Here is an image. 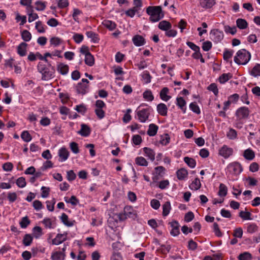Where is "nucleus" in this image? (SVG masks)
Masks as SVG:
<instances>
[{
  "label": "nucleus",
  "instance_id": "1",
  "mask_svg": "<svg viewBox=\"0 0 260 260\" xmlns=\"http://www.w3.org/2000/svg\"><path fill=\"white\" fill-rule=\"evenodd\" d=\"M147 13L150 16L149 20L152 22H157L164 17L160 6H149L146 9Z\"/></svg>",
  "mask_w": 260,
  "mask_h": 260
},
{
  "label": "nucleus",
  "instance_id": "2",
  "mask_svg": "<svg viewBox=\"0 0 260 260\" xmlns=\"http://www.w3.org/2000/svg\"><path fill=\"white\" fill-rule=\"evenodd\" d=\"M250 58V53L245 49H242L237 51L234 60L239 65H245L249 62Z\"/></svg>",
  "mask_w": 260,
  "mask_h": 260
},
{
  "label": "nucleus",
  "instance_id": "3",
  "mask_svg": "<svg viewBox=\"0 0 260 260\" xmlns=\"http://www.w3.org/2000/svg\"><path fill=\"white\" fill-rule=\"evenodd\" d=\"M137 216L136 211L131 206H125L124 208L123 212L120 213L118 215L119 219L120 221H123L127 217L135 218Z\"/></svg>",
  "mask_w": 260,
  "mask_h": 260
},
{
  "label": "nucleus",
  "instance_id": "4",
  "mask_svg": "<svg viewBox=\"0 0 260 260\" xmlns=\"http://www.w3.org/2000/svg\"><path fill=\"white\" fill-rule=\"evenodd\" d=\"M228 170L232 174H239L243 170L242 166L238 162H233L230 164L227 167Z\"/></svg>",
  "mask_w": 260,
  "mask_h": 260
},
{
  "label": "nucleus",
  "instance_id": "5",
  "mask_svg": "<svg viewBox=\"0 0 260 260\" xmlns=\"http://www.w3.org/2000/svg\"><path fill=\"white\" fill-rule=\"evenodd\" d=\"M223 36L222 31L218 29H213L210 32V38L215 43L220 42L223 39Z\"/></svg>",
  "mask_w": 260,
  "mask_h": 260
},
{
  "label": "nucleus",
  "instance_id": "6",
  "mask_svg": "<svg viewBox=\"0 0 260 260\" xmlns=\"http://www.w3.org/2000/svg\"><path fill=\"white\" fill-rule=\"evenodd\" d=\"M89 81L86 79H82V82L78 83L76 86V90L78 93L85 94L88 90V84Z\"/></svg>",
  "mask_w": 260,
  "mask_h": 260
},
{
  "label": "nucleus",
  "instance_id": "7",
  "mask_svg": "<svg viewBox=\"0 0 260 260\" xmlns=\"http://www.w3.org/2000/svg\"><path fill=\"white\" fill-rule=\"evenodd\" d=\"M250 111L246 107H242L238 108L235 113L236 116L239 119H247L248 118Z\"/></svg>",
  "mask_w": 260,
  "mask_h": 260
},
{
  "label": "nucleus",
  "instance_id": "8",
  "mask_svg": "<svg viewBox=\"0 0 260 260\" xmlns=\"http://www.w3.org/2000/svg\"><path fill=\"white\" fill-rule=\"evenodd\" d=\"M137 115L140 122H145L148 119L150 115V110L146 108L137 111Z\"/></svg>",
  "mask_w": 260,
  "mask_h": 260
},
{
  "label": "nucleus",
  "instance_id": "9",
  "mask_svg": "<svg viewBox=\"0 0 260 260\" xmlns=\"http://www.w3.org/2000/svg\"><path fill=\"white\" fill-rule=\"evenodd\" d=\"M233 152L232 148L228 147L226 145H224L219 151V154L224 157L225 158H228L231 156Z\"/></svg>",
  "mask_w": 260,
  "mask_h": 260
},
{
  "label": "nucleus",
  "instance_id": "10",
  "mask_svg": "<svg viewBox=\"0 0 260 260\" xmlns=\"http://www.w3.org/2000/svg\"><path fill=\"white\" fill-rule=\"evenodd\" d=\"M134 44L137 47L144 45L146 42L145 39L141 35H135L132 39Z\"/></svg>",
  "mask_w": 260,
  "mask_h": 260
},
{
  "label": "nucleus",
  "instance_id": "11",
  "mask_svg": "<svg viewBox=\"0 0 260 260\" xmlns=\"http://www.w3.org/2000/svg\"><path fill=\"white\" fill-rule=\"evenodd\" d=\"M58 156L59 157V161H64L69 157V152L64 147L61 148L58 151Z\"/></svg>",
  "mask_w": 260,
  "mask_h": 260
},
{
  "label": "nucleus",
  "instance_id": "12",
  "mask_svg": "<svg viewBox=\"0 0 260 260\" xmlns=\"http://www.w3.org/2000/svg\"><path fill=\"white\" fill-rule=\"evenodd\" d=\"M67 239V234H58L56 237L52 240V244L53 245H59L66 241Z\"/></svg>",
  "mask_w": 260,
  "mask_h": 260
},
{
  "label": "nucleus",
  "instance_id": "13",
  "mask_svg": "<svg viewBox=\"0 0 260 260\" xmlns=\"http://www.w3.org/2000/svg\"><path fill=\"white\" fill-rule=\"evenodd\" d=\"M81 126V128L78 132V134L83 137L88 136L91 132L89 127L85 124H82Z\"/></svg>",
  "mask_w": 260,
  "mask_h": 260
},
{
  "label": "nucleus",
  "instance_id": "14",
  "mask_svg": "<svg viewBox=\"0 0 260 260\" xmlns=\"http://www.w3.org/2000/svg\"><path fill=\"white\" fill-rule=\"evenodd\" d=\"M157 111L158 113L161 116H167L168 112V108L164 103L159 104L157 106Z\"/></svg>",
  "mask_w": 260,
  "mask_h": 260
},
{
  "label": "nucleus",
  "instance_id": "15",
  "mask_svg": "<svg viewBox=\"0 0 260 260\" xmlns=\"http://www.w3.org/2000/svg\"><path fill=\"white\" fill-rule=\"evenodd\" d=\"M27 44L22 42L17 47V53L21 56H25L26 54Z\"/></svg>",
  "mask_w": 260,
  "mask_h": 260
},
{
  "label": "nucleus",
  "instance_id": "16",
  "mask_svg": "<svg viewBox=\"0 0 260 260\" xmlns=\"http://www.w3.org/2000/svg\"><path fill=\"white\" fill-rule=\"evenodd\" d=\"M158 27L162 30L167 31L171 28L172 25L169 22L163 20L159 23Z\"/></svg>",
  "mask_w": 260,
  "mask_h": 260
},
{
  "label": "nucleus",
  "instance_id": "17",
  "mask_svg": "<svg viewBox=\"0 0 260 260\" xmlns=\"http://www.w3.org/2000/svg\"><path fill=\"white\" fill-rule=\"evenodd\" d=\"M201 6L204 8H210L215 4V0H199Z\"/></svg>",
  "mask_w": 260,
  "mask_h": 260
},
{
  "label": "nucleus",
  "instance_id": "18",
  "mask_svg": "<svg viewBox=\"0 0 260 260\" xmlns=\"http://www.w3.org/2000/svg\"><path fill=\"white\" fill-rule=\"evenodd\" d=\"M143 150L146 156H147L151 161H153L155 159V153L152 149L149 148L144 147L143 148Z\"/></svg>",
  "mask_w": 260,
  "mask_h": 260
},
{
  "label": "nucleus",
  "instance_id": "19",
  "mask_svg": "<svg viewBox=\"0 0 260 260\" xmlns=\"http://www.w3.org/2000/svg\"><path fill=\"white\" fill-rule=\"evenodd\" d=\"M243 156L246 159L251 160L254 158L255 153L252 150L249 148L244 151Z\"/></svg>",
  "mask_w": 260,
  "mask_h": 260
},
{
  "label": "nucleus",
  "instance_id": "20",
  "mask_svg": "<svg viewBox=\"0 0 260 260\" xmlns=\"http://www.w3.org/2000/svg\"><path fill=\"white\" fill-rule=\"evenodd\" d=\"M158 127L155 124H150L147 131V134L149 136H154L157 132Z\"/></svg>",
  "mask_w": 260,
  "mask_h": 260
},
{
  "label": "nucleus",
  "instance_id": "21",
  "mask_svg": "<svg viewBox=\"0 0 260 260\" xmlns=\"http://www.w3.org/2000/svg\"><path fill=\"white\" fill-rule=\"evenodd\" d=\"M169 92V89L167 87H164L160 92V97L161 99L164 101H168L171 98V96L168 95L167 94Z\"/></svg>",
  "mask_w": 260,
  "mask_h": 260
},
{
  "label": "nucleus",
  "instance_id": "22",
  "mask_svg": "<svg viewBox=\"0 0 260 260\" xmlns=\"http://www.w3.org/2000/svg\"><path fill=\"white\" fill-rule=\"evenodd\" d=\"M176 105L182 110L183 113L186 112V102L182 97L177 98Z\"/></svg>",
  "mask_w": 260,
  "mask_h": 260
},
{
  "label": "nucleus",
  "instance_id": "23",
  "mask_svg": "<svg viewBox=\"0 0 260 260\" xmlns=\"http://www.w3.org/2000/svg\"><path fill=\"white\" fill-rule=\"evenodd\" d=\"M58 71L62 75H66L69 72V66L60 63L57 67Z\"/></svg>",
  "mask_w": 260,
  "mask_h": 260
},
{
  "label": "nucleus",
  "instance_id": "24",
  "mask_svg": "<svg viewBox=\"0 0 260 260\" xmlns=\"http://www.w3.org/2000/svg\"><path fill=\"white\" fill-rule=\"evenodd\" d=\"M171 209L170 202L168 201L164 203L162 205V215L164 216H167Z\"/></svg>",
  "mask_w": 260,
  "mask_h": 260
},
{
  "label": "nucleus",
  "instance_id": "25",
  "mask_svg": "<svg viewBox=\"0 0 260 260\" xmlns=\"http://www.w3.org/2000/svg\"><path fill=\"white\" fill-rule=\"evenodd\" d=\"M177 178L179 180L184 179L187 176L188 172L185 169H181L176 172Z\"/></svg>",
  "mask_w": 260,
  "mask_h": 260
},
{
  "label": "nucleus",
  "instance_id": "26",
  "mask_svg": "<svg viewBox=\"0 0 260 260\" xmlns=\"http://www.w3.org/2000/svg\"><path fill=\"white\" fill-rule=\"evenodd\" d=\"M250 74L254 77L260 76V64L256 63L250 72Z\"/></svg>",
  "mask_w": 260,
  "mask_h": 260
},
{
  "label": "nucleus",
  "instance_id": "27",
  "mask_svg": "<svg viewBox=\"0 0 260 260\" xmlns=\"http://www.w3.org/2000/svg\"><path fill=\"white\" fill-rule=\"evenodd\" d=\"M86 35L87 37L89 38H90L92 41L94 43H97L99 41L98 35L92 31H87Z\"/></svg>",
  "mask_w": 260,
  "mask_h": 260
},
{
  "label": "nucleus",
  "instance_id": "28",
  "mask_svg": "<svg viewBox=\"0 0 260 260\" xmlns=\"http://www.w3.org/2000/svg\"><path fill=\"white\" fill-rule=\"evenodd\" d=\"M237 26L240 29H245L247 27L248 24L246 21L243 19L239 18L236 21Z\"/></svg>",
  "mask_w": 260,
  "mask_h": 260
},
{
  "label": "nucleus",
  "instance_id": "29",
  "mask_svg": "<svg viewBox=\"0 0 260 260\" xmlns=\"http://www.w3.org/2000/svg\"><path fill=\"white\" fill-rule=\"evenodd\" d=\"M85 63L90 67L94 64V59L93 56L91 53L85 56Z\"/></svg>",
  "mask_w": 260,
  "mask_h": 260
},
{
  "label": "nucleus",
  "instance_id": "30",
  "mask_svg": "<svg viewBox=\"0 0 260 260\" xmlns=\"http://www.w3.org/2000/svg\"><path fill=\"white\" fill-rule=\"evenodd\" d=\"M201 184L200 182V180L199 178H197L192 182L189 187L191 189L197 190L201 187Z\"/></svg>",
  "mask_w": 260,
  "mask_h": 260
},
{
  "label": "nucleus",
  "instance_id": "31",
  "mask_svg": "<svg viewBox=\"0 0 260 260\" xmlns=\"http://www.w3.org/2000/svg\"><path fill=\"white\" fill-rule=\"evenodd\" d=\"M103 24L107 28H108L110 30H112L114 29L116 27V24L110 20H104L103 22Z\"/></svg>",
  "mask_w": 260,
  "mask_h": 260
},
{
  "label": "nucleus",
  "instance_id": "32",
  "mask_svg": "<svg viewBox=\"0 0 260 260\" xmlns=\"http://www.w3.org/2000/svg\"><path fill=\"white\" fill-rule=\"evenodd\" d=\"M61 221L64 224L68 226H72L73 225L74 223L72 221H69L68 220V215L65 213H62L61 216Z\"/></svg>",
  "mask_w": 260,
  "mask_h": 260
},
{
  "label": "nucleus",
  "instance_id": "33",
  "mask_svg": "<svg viewBox=\"0 0 260 260\" xmlns=\"http://www.w3.org/2000/svg\"><path fill=\"white\" fill-rule=\"evenodd\" d=\"M136 164L140 166H147L148 162L146 160V159L142 157H137L135 159Z\"/></svg>",
  "mask_w": 260,
  "mask_h": 260
},
{
  "label": "nucleus",
  "instance_id": "34",
  "mask_svg": "<svg viewBox=\"0 0 260 260\" xmlns=\"http://www.w3.org/2000/svg\"><path fill=\"white\" fill-rule=\"evenodd\" d=\"M239 260H251L252 255L248 252L241 253L238 257Z\"/></svg>",
  "mask_w": 260,
  "mask_h": 260
},
{
  "label": "nucleus",
  "instance_id": "35",
  "mask_svg": "<svg viewBox=\"0 0 260 260\" xmlns=\"http://www.w3.org/2000/svg\"><path fill=\"white\" fill-rule=\"evenodd\" d=\"M232 77L230 73L223 74L219 78V81L220 83H224Z\"/></svg>",
  "mask_w": 260,
  "mask_h": 260
},
{
  "label": "nucleus",
  "instance_id": "36",
  "mask_svg": "<svg viewBox=\"0 0 260 260\" xmlns=\"http://www.w3.org/2000/svg\"><path fill=\"white\" fill-rule=\"evenodd\" d=\"M142 77L145 83L148 84L151 82L152 77L150 75L149 73L147 71L143 72Z\"/></svg>",
  "mask_w": 260,
  "mask_h": 260
},
{
  "label": "nucleus",
  "instance_id": "37",
  "mask_svg": "<svg viewBox=\"0 0 260 260\" xmlns=\"http://www.w3.org/2000/svg\"><path fill=\"white\" fill-rule=\"evenodd\" d=\"M226 136L229 139H235L237 137V132L234 129L231 128L227 133Z\"/></svg>",
  "mask_w": 260,
  "mask_h": 260
},
{
  "label": "nucleus",
  "instance_id": "38",
  "mask_svg": "<svg viewBox=\"0 0 260 260\" xmlns=\"http://www.w3.org/2000/svg\"><path fill=\"white\" fill-rule=\"evenodd\" d=\"M32 241V237L30 234H26L23 239V243L25 246H29Z\"/></svg>",
  "mask_w": 260,
  "mask_h": 260
},
{
  "label": "nucleus",
  "instance_id": "39",
  "mask_svg": "<svg viewBox=\"0 0 260 260\" xmlns=\"http://www.w3.org/2000/svg\"><path fill=\"white\" fill-rule=\"evenodd\" d=\"M21 138L22 139L26 142H28L31 141L32 137L28 131H24L21 135Z\"/></svg>",
  "mask_w": 260,
  "mask_h": 260
},
{
  "label": "nucleus",
  "instance_id": "40",
  "mask_svg": "<svg viewBox=\"0 0 260 260\" xmlns=\"http://www.w3.org/2000/svg\"><path fill=\"white\" fill-rule=\"evenodd\" d=\"M50 42L51 45L56 47L62 42V40L58 37H54L51 38Z\"/></svg>",
  "mask_w": 260,
  "mask_h": 260
},
{
  "label": "nucleus",
  "instance_id": "41",
  "mask_svg": "<svg viewBox=\"0 0 260 260\" xmlns=\"http://www.w3.org/2000/svg\"><path fill=\"white\" fill-rule=\"evenodd\" d=\"M184 160L190 168H193L195 167L196 162L194 159L188 157H185L184 158Z\"/></svg>",
  "mask_w": 260,
  "mask_h": 260
},
{
  "label": "nucleus",
  "instance_id": "42",
  "mask_svg": "<svg viewBox=\"0 0 260 260\" xmlns=\"http://www.w3.org/2000/svg\"><path fill=\"white\" fill-rule=\"evenodd\" d=\"M227 187L223 184H220L219 186V190L218 191V195L221 197H224L227 194Z\"/></svg>",
  "mask_w": 260,
  "mask_h": 260
},
{
  "label": "nucleus",
  "instance_id": "43",
  "mask_svg": "<svg viewBox=\"0 0 260 260\" xmlns=\"http://www.w3.org/2000/svg\"><path fill=\"white\" fill-rule=\"evenodd\" d=\"M233 53L234 51L233 50L225 49L223 54L224 60L228 61L232 57Z\"/></svg>",
  "mask_w": 260,
  "mask_h": 260
},
{
  "label": "nucleus",
  "instance_id": "44",
  "mask_svg": "<svg viewBox=\"0 0 260 260\" xmlns=\"http://www.w3.org/2000/svg\"><path fill=\"white\" fill-rule=\"evenodd\" d=\"M143 98L148 101H152L154 99L152 92L149 90L145 91L143 93Z\"/></svg>",
  "mask_w": 260,
  "mask_h": 260
},
{
  "label": "nucleus",
  "instance_id": "45",
  "mask_svg": "<svg viewBox=\"0 0 260 260\" xmlns=\"http://www.w3.org/2000/svg\"><path fill=\"white\" fill-rule=\"evenodd\" d=\"M21 36L22 39L25 41H29L31 38V34L27 30H24L22 32Z\"/></svg>",
  "mask_w": 260,
  "mask_h": 260
},
{
  "label": "nucleus",
  "instance_id": "46",
  "mask_svg": "<svg viewBox=\"0 0 260 260\" xmlns=\"http://www.w3.org/2000/svg\"><path fill=\"white\" fill-rule=\"evenodd\" d=\"M239 216L241 217L244 220H251V214L249 212H244L241 211L239 213Z\"/></svg>",
  "mask_w": 260,
  "mask_h": 260
},
{
  "label": "nucleus",
  "instance_id": "47",
  "mask_svg": "<svg viewBox=\"0 0 260 260\" xmlns=\"http://www.w3.org/2000/svg\"><path fill=\"white\" fill-rule=\"evenodd\" d=\"M30 223V220L27 216L24 217L22 218L20 222V225L23 229L26 228Z\"/></svg>",
  "mask_w": 260,
  "mask_h": 260
},
{
  "label": "nucleus",
  "instance_id": "48",
  "mask_svg": "<svg viewBox=\"0 0 260 260\" xmlns=\"http://www.w3.org/2000/svg\"><path fill=\"white\" fill-rule=\"evenodd\" d=\"M258 230V226L254 223L249 224L247 226V231L248 233L252 234L256 232Z\"/></svg>",
  "mask_w": 260,
  "mask_h": 260
},
{
  "label": "nucleus",
  "instance_id": "49",
  "mask_svg": "<svg viewBox=\"0 0 260 260\" xmlns=\"http://www.w3.org/2000/svg\"><path fill=\"white\" fill-rule=\"evenodd\" d=\"M170 138L168 134H166L161 136L160 143L163 145H166L170 142Z\"/></svg>",
  "mask_w": 260,
  "mask_h": 260
},
{
  "label": "nucleus",
  "instance_id": "50",
  "mask_svg": "<svg viewBox=\"0 0 260 260\" xmlns=\"http://www.w3.org/2000/svg\"><path fill=\"white\" fill-rule=\"evenodd\" d=\"M64 201L67 203H70L73 206H76L79 203V200L75 196H72L70 200H68L67 198H64Z\"/></svg>",
  "mask_w": 260,
  "mask_h": 260
},
{
  "label": "nucleus",
  "instance_id": "51",
  "mask_svg": "<svg viewBox=\"0 0 260 260\" xmlns=\"http://www.w3.org/2000/svg\"><path fill=\"white\" fill-rule=\"evenodd\" d=\"M8 199L10 203L14 202L17 199V195L16 192H9L8 193Z\"/></svg>",
  "mask_w": 260,
  "mask_h": 260
},
{
  "label": "nucleus",
  "instance_id": "52",
  "mask_svg": "<svg viewBox=\"0 0 260 260\" xmlns=\"http://www.w3.org/2000/svg\"><path fill=\"white\" fill-rule=\"evenodd\" d=\"M138 11V9L135 8L129 9L125 11V13L126 16L133 18L136 14V13Z\"/></svg>",
  "mask_w": 260,
  "mask_h": 260
},
{
  "label": "nucleus",
  "instance_id": "53",
  "mask_svg": "<svg viewBox=\"0 0 260 260\" xmlns=\"http://www.w3.org/2000/svg\"><path fill=\"white\" fill-rule=\"evenodd\" d=\"M75 110L78 113H81L82 114H85L87 111V109H86V107L83 104L77 105L76 106Z\"/></svg>",
  "mask_w": 260,
  "mask_h": 260
},
{
  "label": "nucleus",
  "instance_id": "54",
  "mask_svg": "<svg viewBox=\"0 0 260 260\" xmlns=\"http://www.w3.org/2000/svg\"><path fill=\"white\" fill-rule=\"evenodd\" d=\"M16 184L18 187L21 188L25 187L26 186L25 178L22 177L18 178L16 181Z\"/></svg>",
  "mask_w": 260,
  "mask_h": 260
},
{
  "label": "nucleus",
  "instance_id": "55",
  "mask_svg": "<svg viewBox=\"0 0 260 260\" xmlns=\"http://www.w3.org/2000/svg\"><path fill=\"white\" fill-rule=\"evenodd\" d=\"M190 109L194 113L199 114L200 113V110L198 106V105L196 103H191L189 105Z\"/></svg>",
  "mask_w": 260,
  "mask_h": 260
},
{
  "label": "nucleus",
  "instance_id": "56",
  "mask_svg": "<svg viewBox=\"0 0 260 260\" xmlns=\"http://www.w3.org/2000/svg\"><path fill=\"white\" fill-rule=\"evenodd\" d=\"M53 72H49L46 70L42 74V79L44 80H47L53 77Z\"/></svg>",
  "mask_w": 260,
  "mask_h": 260
},
{
  "label": "nucleus",
  "instance_id": "57",
  "mask_svg": "<svg viewBox=\"0 0 260 260\" xmlns=\"http://www.w3.org/2000/svg\"><path fill=\"white\" fill-rule=\"evenodd\" d=\"M243 230L242 228H238L235 229L233 233V236L236 238H241L242 237Z\"/></svg>",
  "mask_w": 260,
  "mask_h": 260
},
{
  "label": "nucleus",
  "instance_id": "58",
  "mask_svg": "<svg viewBox=\"0 0 260 260\" xmlns=\"http://www.w3.org/2000/svg\"><path fill=\"white\" fill-rule=\"evenodd\" d=\"M47 208L50 211H53L54 209V204H55V201L54 199H53L51 201H47Z\"/></svg>",
  "mask_w": 260,
  "mask_h": 260
},
{
  "label": "nucleus",
  "instance_id": "59",
  "mask_svg": "<svg viewBox=\"0 0 260 260\" xmlns=\"http://www.w3.org/2000/svg\"><path fill=\"white\" fill-rule=\"evenodd\" d=\"M212 43L210 41H207L203 43L202 49L205 51H208L212 48Z\"/></svg>",
  "mask_w": 260,
  "mask_h": 260
},
{
  "label": "nucleus",
  "instance_id": "60",
  "mask_svg": "<svg viewBox=\"0 0 260 260\" xmlns=\"http://www.w3.org/2000/svg\"><path fill=\"white\" fill-rule=\"evenodd\" d=\"M70 148L75 154L78 153L79 152L78 144L76 142H73L70 143Z\"/></svg>",
  "mask_w": 260,
  "mask_h": 260
},
{
  "label": "nucleus",
  "instance_id": "61",
  "mask_svg": "<svg viewBox=\"0 0 260 260\" xmlns=\"http://www.w3.org/2000/svg\"><path fill=\"white\" fill-rule=\"evenodd\" d=\"M36 5V10L38 11H43L45 9L46 6L45 3L41 1H37L35 3Z\"/></svg>",
  "mask_w": 260,
  "mask_h": 260
},
{
  "label": "nucleus",
  "instance_id": "62",
  "mask_svg": "<svg viewBox=\"0 0 260 260\" xmlns=\"http://www.w3.org/2000/svg\"><path fill=\"white\" fill-rule=\"evenodd\" d=\"M208 89L212 91L215 95H217L218 93V90L217 85L215 83L211 84L208 87Z\"/></svg>",
  "mask_w": 260,
  "mask_h": 260
},
{
  "label": "nucleus",
  "instance_id": "63",
  "mask_svg": "<svg viewBox=\"0 0 260 260\" xmlns=\"http://www.w3.org/2000/svg\"><path fill=\"white\" fill-rule=\"evenodd\" d=\"M224 30L226 32L230 33L232 35H235L237 29L235 26L232 27L229 25H226L224 26Z\"/></svg>",
  "mask_w": 260,
  "mask_h": 260
},
{
  "label": "nucleus",
  "instance_id": "64",
  "mask_svg": "<svg viewBox=\"0 0 260 260\" xmlns=\"http://www.w3.org/2000/svg\"><path fill=\"white\" fill-rule=\"evenodd\" d=\"M73 39L75 41V42L76 43L79 44V43H81L83 41L84 37L81 34H75L73 36Z\"/></svg>",
  "mask_w": 260,
  "mask_h": 260
}]
</instances>
